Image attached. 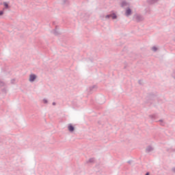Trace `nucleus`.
I'll use <instances>...</instances> for the list:
<instances>
[{
  "mask_svg": "<svg viewBox=\"0 0 175 175\" xmlns=\"http://www.w3.org/2000/svg\"><path fill=\"white\" fill-rule=\"evenodd\" d=\"M111 17L114 19V18H117V15L116 14H111Z\"/></svg>",
  "mask_w": 175,
  "mask_h": 175,
  "instance_id": "nucleus-5",
  "label": "nucleus"
},
{
  "mask_svg": "<svg viewBox=\"0 0 175 175\" xmlns=\"http://www.w3.org/2000/svg\"><path fill=\"white\" fill-rule=\"evenodd\" d=\"M110 17H111V14L107 15V16H105V18H110Z\"/></svg>",
  "mask_w": 175,
  "mask_h": 175,
  "instance_id": "nucleus-8",
  "label": "nucleus"
},
{
  "mask_svg": "<svg viewBox=\"0 0 175 175\" xmlns=\"http://www.w3.org/2000/svg\"><path fill=\"white\" fill-rule=\"evenodd\" d=\"M3 5L5 6V9H9V4L6 2H3Z\"/></svg>",
  "mask_w": 175,
  "mask_h": 175,
  "instance_id": "nucleus-4",
  "label": "nucleus"
},
{
  "mask_svg": "<svg viewBox=\"0 0 175 175\" xmlns=\"http://www.w3.org/2000/svg\"><path fill=\"white\" fill-rule=\"evenodd\" d=\"M36 79V76L33 74H31L29 76V81L32 82V81H35V79Z\"/></svg>",
  "mask_w": 175,
  "mask_h": 175,
  "instance_id": "nucleus-2",
  "label": "nucleus"
},
{
  "mask_svg": "<svg viewBox=\"0 0 175 175\" xmlns=\"http://www.w3.org/2000/svg\"><path fill=\"white\" fill-rule=\"evenodd\" d=\"M53 106H55V103H53Z\"/></svg>",
  "mask_w": 175,
  "mask_h": 175,
  "instance_id": "nucleus-11",
  "label": "nucleus"
},
{
  "mask_svg": "<svg viewBox=\"0 0 175 175\" xmlns=\"http://www.w3.org/2000/svg\"><path fill=\"white\" fill-rule=\"evenodd\" d=\"M146 175H150V174H149L148 172H147V173L146 174Z\"/></svg>",
  "mask_w": 175,
  "mask_h": 175,
  "instance_id": "nucleus-12",
  "label": "nucleus"
},
{
  "mask_svg": "<svg viewBox=\"0 0 175 175\" xmlns=\"http://www.w3.org/2000/svg\"><path fill=\"white\" fill-rule=\"evenodd\" d=\"M131 14H132V10H131V8H127L126 10L125 15L126 16H131Z\"/></svg>",
  "mask_w": 175,
  "mask_h": 175,
  "instance_id": "nucleus-1",
  "label": "nucleus"
},
{
  "mask_svg": "<svg viewBox=\"0 0 175 175\" xmlns=\"http://www.w3.org/2000/svg\"><path fill=\"white\" fill-rule=\"evenodd\" d=\"M173 172H174V173H175V168L173 169Z\"/></svg>",
  "mask_w": 175,
  "mask_h": 175,
  "instance_id": "nucleus-13",
  "label": "nucleus"
},
{
  "mask_svg": "<svg viewBox=\"0 0 175 175\" xmlns=\"http://www.w3.org/2000/svg\"><path fill=\"white\" fill-rule=\"evenodd\" d=\"M68 131H70V132H73V131H75V127H73V126H72V124H70L68 126Z\"/></svg>",
  "mask_w": 175,
  "mask_h": 175,
  "instance_id": "nucleus-3",
  "label": "nucleus"
},
{
  "mask_svg": "<svg viewBox=\"0 0 175 175\" xmlns=\"http://www.w3.org/2000/svg\"><path fill=\"white\" fill-rule=\"evenodd\" d=\"M152 50L153 51H157V50H158V49H157V47H155V46H153V47L152 48Z\"/></svg>",
  "mask_w": 175,
  "mask_h": 175,
  "instance_id": "nucleus-6",
  "label": "nucleus"
},
{
  "mask_svg": "<svg viewBox=\"0 0 175 175\" xmlns=\"http://www.w3.org/2000/svg\"><path fill=\"white\" fill-rule=\"evenodd\" d=\"M122 6L124 7V6H126V2L124 1L122 3Z\"/></svg>",
  "mask_w": 175,
  "mask_h": 175,
  "instance_id": "nucleus-7",
  "label": "nucleus"
},
{
  "mask_svg": "<svg viewBox=\"0 0 175 175\" xmlns=\"http://www.w3.org/2000/svg\"><path fill=\"white\" fill-rule=\"evenodd\" d=\"M3 11H0V16H3Z\"/></svg>",
  "mask_w": 175,
  "mask_h": 175,
  "instance_id": "nucleus-9",
  "label": "nucleus"
},
{
  "mask_svg": "<svg viewBox=\"0 0 175 175\" xmlns=\"http://www.w3.org/2000/svg\"><path fill=\"white\" fill-rule=\"evenodd\" d=\"M43 102H44V103H47V100L44 99V100H43Z\"/></svg>",
  "mask_w": 175,
  "mask_h": 175,
  "instance_id": "nucleus-10",
  "label": "nucleus"
}]
</instances>
